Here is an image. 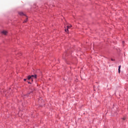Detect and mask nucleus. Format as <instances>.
Segmentation results:
<instances>
[{
    "label": "nucleus",
    "mask_w": 128,
    "mask_h": 128,
    "mask_svg": "<svg viewBox=\"0 0 128 128\" xmlns=\"http://www.w3.org/2000/svg\"><path fill=\"white\" fill-rule=\"evenodd\" d=\"M124 42H122V44H124Z\"/></svg>",
    "instance_id": "obj_13"
},
{
    "label": "nucleus",
    "mask_w": 128,
    "mask_h": 128,
    "mask_svg": "<svg viewBox=\"0 0 128 128\" xmlns=\"http://www.w3.org/2000/svg\"><path fill=\"white\" fill-rule=\"evenodd\" d=\"M26 79H24V82H26Z\"/></svg>",
    "instance_id": "obj_10"
},
{
    "label": "nucleus",
    "mask_w": 128,
    "mask_h": 128,
    "mask_svg": "<svg viewBox=\"0 0 128 128\" xmlns=\"http://www.w3.org/2000/svg\"><path fill=\"white\" fill-rule=\"evenodd\" d=\"M28 80H32V76H28Z\"/></svg>",
    "instance_id": "obj_5"
},
{
    "label": "nucleus",
    "mask_w": 128,
    "mask_h": 128,
    "mask_svg": "<svg viewBox=\"0 0 128 128\" xmlns=\"http://www.w3.org/2000/svg\"><path fill=\"white\" fill-rule=\"evenodd\" d=\"M72 25L67 26V30L65 29V32H68V28H72Z\"/></svg>",
    "instance_id": "obj_2"
},
{
    "label": "nucleus",
    "mask_w": 128,
    "mask_h": 128,
    "mask_svg": "<svg viewBox=\"0 0 128 128\" xmlns=\"http://www.w3.org/2000/svg\"><path fill=\"white\" fill-rule=\"evenodd\" d=\"M120 68H121V66H118V70H120Z\"/></svg>",
    "instance_id": "obj_8"
},
{
    "label": "nucleus",
    "mask_w": 128,
    "mask_h": 128,
    "mask_svg": "<svg viewBox=\"0 0 128 128\" xmlns=\"http://www.w3.org/2000/svg\"><path fill=\"white\" fill-rule=\"evenodd\" d=\"M18 14H20V16H26L22 12H18Z\"/></svg>",
    "instance_id": "obj_4"
},
{
    "label": "nucleus",
    "mask_w": 128,
    "mask_h": 128,
    "mask_svg": "<svg viewBox=\"0 0 128 128\" xmlns=\"http://www.w3.org/2000/svg\"><path fill=\"white\" fill-rule=\"evenodd\" d=\"M118 74L120 73V69H118Z\"/></svg>",
    "instance_id": "obj_7"
},
{
    "label": "nucleus",
    "mask_w": 128,
    "mask_h": 128,
    "mask_svg": "<svg viewBox=\"0 0 128 128\" xmlns=\"http://www.w3.org/2000/svg\"><path fill=\"white\" fill-rule=\"evenodd\" d=\"M111 60H112V62H114V59H111Z\"/></svg>",
    "instance_id": "obj_9"
},
{
    "label": "nucleus",
    "mask_w": 128,
    "mask_h": 128,
    "mask_svg": "<svg viewBox=\"0 0 128 128\" xmlns=\"http://www.w3.org/2000/svg\"><path fill=\"white\" fill-rule=\"evenodd\" d=\"M1 33L2 34H4V36H6V34H8V31L6 30H3L1 32Z\"/></svg>",
    "instance_id": "obj_3"
},
{
    "label": "nucleus",
    "mask_w": 128,
    "mask_h": 128,
    "mask_svg": "<svg viewBox=\"0 0 128 128\" xmlns=\"http://www.w3.org/2000/svg\"><path fill=\"white\" fill-rule=\"evenodd\" d=\"M122 120H126V118H123Z\"/></svg>",
    "instance_id": "obj_11"
},
{
    "label": "nucleus",
    "mask_w": 128,
    "mask_h": 128,
    "mask_svg": "<svg viewBox=\"0 0 128 128\" xmlns=\"http://www.w3.org/2000/svg\"><path fill=\"white\" fill-rule=\"evenodd\" d=\"M28 84H30V82H28Z\"/></svg>",
    "instance_id": "obj_12"
},
{
    "label": "nucleus",
    "mask_w": 128,
    "mask_h": 128,
    "mask_svg": "<svg viewBox=\"0 0 128 128\" xmlns=\"http://www.w3.org/2000/svg\"><path fill=\"white\" fill-rule=\"evenodd\" d=\"M28 22V18H26V20H24V22Z\"/></svg>",
    "instance_id": "obj_6"
},
{
    "label": "nucleus",
    "mask_w": 128,
    "mask_h": 128,
    "mask_svg": "<svg viewBox=\"0 0 128 128\" xmlns=\"http://www.w3.org/2000/svg\"><path fill=\"white\" fill-rule=\"evenodd\" d=\"M31 78H32V82L34 80V79L36 78V75H32L31 76Z\"/></svg>",
    "instance_id": "obj_1"
}]
</instances>
